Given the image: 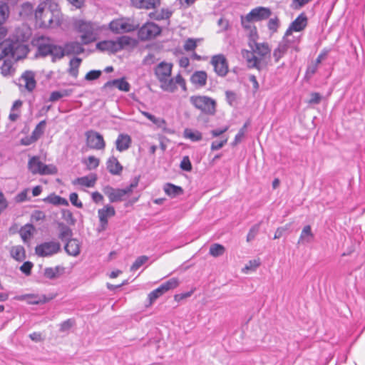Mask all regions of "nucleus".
<instances>
[{
    "label": "nucleus",
    "instance_id": "obj_1",
    "mask_svg": "<svg viewBox=\"0 0 365 365\" xmlns=\"http://www.w3.org/2000/svg\"><path fill=\"white\" fill-rule=\"evenodd\" d=\"M83 51L81 43L78 42H69L65 45L64 48L51 43L39 44L38 52L42 56H51L52 61L60 60L65 55L80 54Z\"/></svg>",
    "mask_w": 365,
    "mask_h": 365
},
{
    "label": "nucleus",
    "instance_id": "obj_2",
    "mask_svg": "<svg viewBox=\"0 0 365 365\" xmlns=\"http://www.w3.org/2000/svg\"><path fill=\"white\" fill-rule=\"evenodd\" d=\"M54 1H41L35 11V17L40 21L41 26L43 27H53L59 23L58 11H53L51 9Z\"/></svg>",
    "mask_w": 365,
    "mask_h": 365
},
{
    "label": "nucleus",
    "instance_id": "obj_3",
    "mask_svg": "<svg viewBox=\"0 0 365 365\" xmlns=\"http://www.w3.org/2000/svg\"><path fill=\"white\" fill-rule=\"evenodd\" d=\"M73 26L76 31L81 34V40L86 45L95 41L100 31V27L97 24L81 19L76 20Z\"/></svg>",
    "mask_w": 365,
    "mask_h": 365
},
{
    "label": "nucleus",
    "instance_id": "obj_4",
    "mask_svg": "<svg viewBox=\"0 0 365 365\" xmlns=\"http://www.w3.org/2000/svg\"><path fill=\"white\" fill-rule=\"evenodd\" d=\"M173 64L165 61L160 62L155 68V74L160 83L162 90L173 93L177 89L174 80L170 78Z\"/></svg>",
    "mask_w": 365,
    "mask_h": 365
},
{
    "label": "nucleus",
    "instance_id": "obj_5",
    "mask_svg": "<svg viewBox=\"0 0 365 365\" xmlns=\"http://www.w3.org/2000/svg\"><path fill=\"white\" fill-rule=\"evenodd\" d=\"M132 38L127 36L118 37L116 40H106L98 42L96 48L102 51H108L116 53L125 46H130L132 43Z\"/></svg>",
    "mask_w": 365,
    "mask_h": 365
},
{
    "label": "nucleus",
    "instance_id": "obj_6",
    "mask_svg": "<svg viewBox=\"0 0 365 365\" xmlns=\"http://www.w3.org/2000/svg\"><path fill=\"white\" fill-rule=\"evenodd\" d=\"M258 34L255 27L250 28L247 34V43L251 50L261 58L266 56L270 53V48L267 43H259L257 41Z\"/></svg>",
    "mask_w": 365,
    "mask_h": 365
},
{
    "label": "nucleus",
    "instance_id": "obj_7",
    "mask_svg": "<svg viewBox=\"0 0 365 365\" xmlns=\"http://www.w3.org/2000/svg\"><path fill=\"white\" fill-rule=\"evenodd\" d=\"M28 168L32 174H38L41 175H53L58 171L55 165L52 164L46 165L43 163L38 156H33L29 159Z\"/></svg>",
    "mask_w": 365,
    "mask_h": 365
},
{
    "label": "nucleus",
    "instance_id": "obj_8",
    "mask_svg": "<svg viewBox=\"0 0 365 365\" xmlns=\"http://www.w3.org/2000/svg\"><path fill=\"white\" fill-rule=\"evenodd\" d=\"M191 103L202 113L213 115L215 113L216 102L214 99L205 96H193L190 97Z\"/></svg>",
    "mask_w": 365,
    "mask_h": 365
},
{
    "label": "nucleus",
    "instance_id": "obj_9",
    "mask_svg": "<svg viewBox=\"0 0 365 365\" xmlns=\"http://www.w3.org/2000/svg\"><path fill=\"white\" fill-rule=\"evenodd\" d=\"M61 244L57 241L43 242L35 247V253L41 257H49L58 253Z\"/></svg>",
    "mask_w": 365,
    "mask_h": 365
},
{
    "label": "nucleus",
    "instance_id": "obj_10",
    "mask_svg": "<svg viewBox=\"0 0 365 365\" xmlns=\"http://www.w3.org/2000/svg\"><path fill=\"white\" fill-rule=\"evenodd\" d=\"M271 14V11L269 9L264 7H257L252 9L249 14L245 17L242 18V25L250 30L252 28L250 26L247 25L246 23H250L253 21H259L268 18Z\"/></svg>",
    "mask_w": 365,
    "mask_h": 365
},
{
    "label": "nucleus",
    "instance_id": "obj_11",
    "mask_svg": "<svg viewBox=\"0 0 365 365\" xmlns=\"http://www.w3.org/2000/svg\"><path fill=\"white\" fill-rule=\"evenodd\" d=\"M137 26L132 24L127 19H114L109 24V29L115 34H123L133 31L136 29Z\"/></svg>",
    "mask_w": 365,
    "mask_h": 365
},
{
    "label": "nucleus",
    "instance_id": "obj_12",
    "mask_svg": "<svg viewBox=\"0 0 365 365\" xmlns=\"http://www.w3.org/2000/svg\"><path fill=\"white\" fill-rule=\"evenodd\" d=\"M179 284L178 279L177 278H171L165 282L163 283L159 287L152 291L149 295L148 298L150 299V303H153L155 301L158 297L162 296L166 292L173 289L176 288Z\"/></svg>",
    "mask_w": 365,
    "mask_h": 365
},
{
    "label": "nucleus",
    "instance_id": "obj_13",
    "mask_svg": "<svg viewBox=\"0 0 365 365\" xmlns=\"http://www.w3.org/2000/svg\"><path fill=\"white\" fill-rule=\"evenodd\" d=\"M161 29L154 23H146L138 31V37L142 41L151 39L159 35Z\"/></svg>",
    "mask_w": 365,
    "mask_h": 365
},
{
    "label": "nucleus",
    "instance_id": "obj_14",
    "mask_svg": "<svg viewBox=\"0 0 365 365\" xmlns=\"http://www.w3.org/2000/svg\"><path fill=\"white\" fill-rule=\"evenodd\" d=\"M87 145L94 150H103L106 143L103 137L99 133L94 130H88L86 133Z\"/></svg>",
    "mask_w": 365,
    "mask_h": 365
},
{
    "label": "nucleus",
    "instance_id": "obj_15",
    "mask_svg": "<svg viewBox=\"0 0 365 365\" xmlns=\"http://www.w3.org/2000/svg\"><path fill=\"white\" fill-rule=\"evenodd\" d=\"M211 64L214 67L215 72L219 76H225L228 73V64L225 56L223 54L215 55L212 57Z\"/></svg>",
    "mask_w": 365,
    "mask_h": 365
},
{
    "label": "nucleus",
    "instance_id": "obj_16",
    "mask_svg": "<svg viewBox=\"0 0 365 365\" xmlns=\"http://www.w3.org/2000/svg\"><path fill=\"white\" fill-rule=\"evenodd\" d=\"M115 215L114 207L110 205H105L103 208L99 209L98 215L99 217V231H103L107 228L108 218Z\"/></svg>",
    "mask_w": 365,
    "mask_h": 365
},
{
    "label": "nucleus",
    "instance_id": "obj_17",
    "mask_svg": "<svg viewBox=\"0 0 365 365\" xmlns=\"http://www.w3.org/2000/svg\"><path fill=\"white\" fill-rule=\"evenodd\" d=\"M103 191L110 202H121L125 200V196L128 195L125 188H114L110 185L104 187Z\"/></svg>",
    "mask_w": 365,
    "mask_h": 365
},
{
    "label": "nucleus",
    "instance_id": "obj_18",
    "mask_svg": "<svg viewBox=\"0 0 365 365\" xmlns=\"http://www.w3.org/2000/svg\"><path fill=\"white\" fill-rule=\"evenodd\" d=\"M308 19L304 13H301L289 26L288 32H300L305 29Z\"/></svg>",
    "mask_w": 365,
    "mask_h": 365
},
{
    "label": "nucleus",
    "instance_id": "obj_19",
    "mask_svg": "<svg viewBox=\"0 0 365 365\" xmlns=\"http://www.w3.org/2000/svg\"><path fill=\"white\" fill-rule=\"evenodd\" d=\"M18 46L16 43L9 41L0 43V61L4 57L14 58Z\"/></svg>",
    "mask_w": 365,
    "mask_h": 365
},
{
    "label": "nucleus",
    "instance_id": "obj_20",
    "mask_svg": "<svg viewBox=\"0 0 365 365\" xmlns=\"http://www.w3.org/2000/svg\"><path fill=\"white\" fill-rule=\"evenodd\" d=\"M242 54L249 68L260 69L261 58L257 57L256 53L252 50H242Z\"/></svg>",
    "mask_w": 365,
    "mask_h": 365
},
{
    "label": "nucleus",
    "instance_id": "obj_21",
    "mask_svg": "<svg viewBox=\"0 0 365 365\" xmlns=\"http://www.w3.org/2000/svg\"><path fill=\"white\" fill-rule=\"evenodd\" d=\"M281 41L284 43L288 48H292L295 51H299L298 46L301 41V35L294 36L293 35V32H288V30H287Z\"/></svg>",
    "mask_w": 365,
    "mask_h": 365
},
{
    "label": "nucleus",
    "instance_id": "obj_22",
    "mask_svg": "<svg viewBox=\"0 0 365 365\" xmlns=\"http://www.w3.org/2000/svg\"><path fill=\"white\" fill-rule=\"evenodd\" d=\"M132 140L129 135L119 134L115 140V147L118 151L124 152L129 149L131 145Z\"/></svg>",
    "mask_w": 365,
    "mask_h": 365
},
{
    "label": "nucleus",
    "instance_id": "obj_23",
    "mask_svg": "<svg viewBox=\"0 0 365 365\" xmlns=\"http://www.w3.org/2000/svg\"><path fill=\"white\" fill-rule=\"evenodd\" d=\"M20 81L24 83L29 91H32L36 85L34 73L30 71H25L21 76Z\"/></svg>",
    "mask_w": 365,
    "mask_h": 365
},
{
    "label": "nucleus",
    "instance_id": "obj_24",
    "mask_svg": "<svg viewBox=\"0 0 365 365\" xmlns=\"http://www.w3.org/2000/svg\"><path fill=\"white\" fill-rule=\"evenodd\" d=\"M207 76L205 71H197L192 73L190 77L191 83L196 87H203L207 83Z\"/></svg>",
    "mask_w": 365,
    "mask_h": 365
},
{
    "label": "nucleus",
    "instance_id": "obj_25",
    "mask_svg": "<svg viewBox=\"0 0 365 365\" xmlns=\"http://www.w3.org/2000/svg\"><path fill=\"white\" fill-rule=\"evenodd\" d=\"M97 180L96 174H90L89 175L78 178L73 181V185H80L86 187H93Z\"/></svg>",
    "mask_w": 365,
    "mask_h": 365
},
{
    "label": "nucleus",
    "instance_id": "obj_26",
    "mask_svg": "<svg viewBox=\"0 0 365 365\" xmlns=\"http://www.w3.org/2000/svg\"><path fill=\"white\" fill-rule=\"evenodd\" d=\"M106 166L108 172L112 175H118L123 170V166L114 156H111L108 159Z\"/></svg>",
    "mask_w": 365,
    "mask_h": 365
},
{
    "label": "nucleus",
    "instance_id": "obj_27",
    "mask_svg": "<svg viewBox=\"0 0 365 365\" xmlns=\"http://www.w3.org/2000/svg\"><path fill=\"white\" fill-rule=\"evenodd\" d=\"M105 87H116L120 91L125 92H128L130 88V84L124 78L109 81L105 84Z\"/></svg>",
    "mask_w": 365,
    "mask_h": 365
},
{
    "label": "nucleus",
    "instance_id": "obj_28",
    "mask_svg": "<svg viewBox=\"0 0 365 365\" xmlns=\"http://www.w3.org/2000/svg\"><path fill=\"white\" fill-rule=\"evenodd\" d=\"M66 252L71 256L76 257L80 254V243L76 239H70L65 245Z\"/></svg>",
    "mask_w": 365,
    "mask_h": 365
},
{
    "label": "nucleus",
    "instance_id": "obj_29",
    "mask_svg": "<svg viewBox=\"0 0 365 365\" xmlns=\"http://www.w3.org/2000/svg\"><path fill=\"white\" fill-rule=\"evenodd\" d=\"M35 231V227L32 224L28 223L21 227L19 230V235L22 241L24 243H28L33 236Z\"/></svg>",
    "mask_w": 365,
    "mask_h": 365
},
{
    "label": "nucleus",
    "instance_id": "obj_30",
    "mask_svg": "<svg viewBox=\"0 0 365 365\" xmlns=\"http://www.w3.org/2000/svg\"><path fill=\"white\" fill-rule=\"evenodd\" d=\"M65 268L62 266L47 267L44 269V276L50 279L58 278L63 274Z\"/></svg>",
    "mask_w": 365,
    "mask_h": 365
},
{
    "label": "nucleus",
    "instance_id": "obj_31",
    "mask_svg": "<svg viewBox=\"0 0 365 365\" xmlns=\"http://www.w3.org/2000/svg\"><path fill=\"white\" fill-rule=\"evenodd\" d=\"M314 237V236L312 232V228H311L310 225H306L302 229L298 243L299 244L310 243L313 241Z\"/></svg>",
    "mask_w": 365,
    "mask_h": 365
},
{
    "label": "nucleus",
    "instance_id": "obj_32",
    "mask_svg": "<svg viewBox=\"0 0 365 365\" xmlns=\"http://www.w3.org/2000/svg\"><path fill=\"white\" fill-rule=\"evenodd\" d=\"M10 254L12 258L16 261L21 262L26 257L25 249L21 245H16L11 247Z\"/></svg>",
    "mask_w": 365,
    "mask_h": 365
},
{
    "label": "nucleus",
    "instance_id": "obj_33",
    "mask_svg": "<svg viewBox=\"0 0 365 365\" xmlns=\"http://www.w3.org/2000/svg\"><path fill=\"white\" fill-rule=\"evenodd\" d=\"M164 191L170 197H175L183 192V190L181 187L171 183H167L165 185Z\"/></svg>",
    "mask_w": 365,
    "mask_h": 365
},
{
    "label": "nucleus",
    "instance_id": "obj_34",
    "mask_svg": "<svg viewBox=\"0 0 365 365\" xmlns=\"http://www.w3.org/2000/svg\"><path fill=\"white\" fill-rule=\"evenodd\" d=\"M81 63L80 58L75 57L70 61L69 68L68 70V74L76 78L78 76V68Z\"/></svg>",
    "mask_w": 365,
    "mask_h": 365
},
{
    "label": "nucleus",
    "instance_id": "obj_35",
    "mask_svg": "<svg viewBox=\"0 0 365 365\" xmlns=\"http://www.w3.org/2000/svg\"><path fill=\"white\" fill-rule=\"evenodd\" d=\"M171 14L172 12L168 9H162L160 11L155 10L153 12H150L148 15L150 19L159 21L169 19Z\"/></svg>",
    "mask_w": 365,
    "mask_h": 365
},
{
    "label": "nucleus",
    "instance_id": "obj_36",
    "mask_svg": "<svg viewBox=\"0 0 365 365\" xmlns=\"http://www.w3.org/2000/svg\"><path fill=\"white\" fill-rule=\"evenodd\" d=\"M23 297L27 299V302L30 304H43L48 300L45 295L27 294Z\"/></svg>",
    "mask_w": 365,
    "mask_h": 365
},
{
    "label": "nucleus",
    "instance_id": "obj_37",
    "mask_svg": "<svg viewBox=\"0 0 365 365\" xmlns=\"http://www.w3.org/2000/svg\"><path fill=\"white\" fill-rule=\"evenodd\" d=\"M183 136L185 138L190 139L192 142H197L202 140V133L198 130H192L190 128L184 130Z\"/></svg>",
    "mask_w": 365,
    "mask_h": 365
},
{
    "label": "nucleus",
    "instance_id": "obj_38",
    "mask_svg": "<svg viewBox=\"0 0 365 365\" xmlns=\"http://www.w3.org/2000/svg\"><path fill=\"white\" fill-rule=\"evenodd\" d=\"M46 122L45 120L40 121L31 133L33 140H38L43 134L46 129Z\"/></svg>",
    "mask_w": 365,
    "mask_h": 365
},
{
    "label": "nucleus",
    "instance_id": "obj_39",
    "mask_svg": "<svg viewBox=\"0 0 365 365\" xmlns=\"http://www.w3.org/2000/svg\"><path fill=\"white\" fill-rule=\"evenodd\" d=\"M287 50L288 48L286 46V45L282 41H280L279 43L278 44V46L274 50L273 52V57L274 58L275 62H278L286 53Z\"/></svg>",
    "mask_w": 365,
    "mask_h": 365
},
{
    "label": "nucleus",
    "instance_id": "obj_40",
    "mask_svg": "<svg viewBox=\"0 0 365 365\" xmlns=\"http://www.w3.org/2000/svg\"><path fill=\"white\" fill-rule=\"evenodd\" d=\"M160 1H132L133 6L138 8L155 9L160 5Z\"/></svg>",
    "mask_w": 365,
    "mask_h": 365
},
{
    "label": "nucleus",
    "instance_id": "obj_41",
    "mask_svg": "<svg viewBox=\"0 0 365 365\" xmlns=\"http://www.w3.org/2000/svg\"><path fill=\"white\" fill-rule=\"evenodd\" d=\"M60 232L58 237L62 241L68 240L72 236V230L71 229L65 225H60Z\"/></svg>",
    "mask_w": 365,
    "mask_h": 365
},
{
    "label": "nucleus",
    "instance_id": "obj_42",
    "mask_svg": "<svg viewBox=\"0 0 365 365\" xmlns=\"http://www.w3.org/2000/svg\"><path fill=\"white\" fill-rule=\"evenodd\" d=\"M88 170H93L98 167L100 160L95 156H88L86 159L83 161Z\"/></svg>",
    "mask_w": 365,
    "mask_h": 365
},
{
    "label": "nucleus",
    "instance_id": "obj_43",
    "mask_svg": "<svg viewBox=\"0 0 365 365\" xmlns=\"http://www.w3.org/2000/svg\"><path fill=\"white\" fill-rule=\"evenodd\" d=\"M209 252L213 257H219L224 254L225 247L222 245L215 243L210 246Z\"/></svg>",
    "mask_w": 365,
    "mask_h": 365
},
{
    "label": "nucleus",
    "instance_id": "obj_44",
    "mask_svg": "<svg viewBox=\"0 0 365 365\" xmlns=\"http://www.w3.org/2000/svg\"><path fill=\"white\" fill-rule=\"evenodd\" d=\"M148 260V257L147 256L143 255L138 257L130 267V271L134 272L138 270Z\"/></svg>",
    "mask_w": 365,
    "mask_h": 365
},
{
    "label": "nucleus",
    "instance_id": "obj_45",
    "mask_svg": "<svg viewBox=\"0 0 365 365\" xmlns=\"http://www.w3.org/2000/svg\"><path fill=\"white\" fill-rule=\"evenodd\" d=\"M46 218L45 213L39 210H34L31 215V221L32 222H38L44 220Z\"/></svg>",
    "mask_w": 365,
    "mask_h": 365
},
{
    "label": "nucleus",
    "instance_id": "obj_46",
    "mask_svg": "<svg viewBox=\"0 0 365 365\" xmlns=\"http://www.w3.org/2000/svg\"><path fill=\"white\" fill-rule=\"evenodd\" d=\"M32 11L33 5L29 1H26L22 4L19 14L21 16H26L31 14Z\"/></svg>",
    "mask_w": 365,
    "mask_h": 365
},
{
    "label": "nucleus",
    "instance_id": "obj_47",
    "mask_svg": "<svg viewBox=\"0 0 365 365\" xmlns=\"http://www.w3.org/2000/svg\"><path fill=\"white\" fill-rule=\"evenodd\" d=\"M12 71V65L11 61L4 60L1 66V72L3 76H6L11 73Z\"/></svg>",
    "mask_w": 365,
    "mask_h": 365
},
{
    "label": "nucleus",
    "instance_id": "obj_48",
    "mask_svg": "<svg viewBox=\"0 0 365 365\" xmlns=\"http://www.w3.org/2000/svg\"><path fill=\"white\" fill-rule=\"evenodd\" d=\"M249 125V123L247 122L244 124V125L240 129L239 132L237 133V134L235 135V140H234V142H233V144L234 145H237L239 143L241 142L242 139L244 138L245 136V134L246 133V130H247V128Z\"/></svg>",
    "mask_w": 365,
    "mask_h": 365
},
{
    "label": "nucleus",
    "instance_id": "obj_49",
    "mask_svg": "<svg viewBox=\"0 0 365 365\" xmlns=\"http://www.w3.org/2000/svg\"><path fill=\"white\" fill-rule=\"evenodd\" d=\"M66 96H68V93L66 91H53L50 95L49 101L51 102H54Z\"/></svg>",
    "mask_w": 365,
    "mask_h": 365
},
{
    "label": "nucleus",
    "instance_id": "obj_50",
    "mask_svg": "<svg viewBox=\"0 0 365 365\" xmlns=\"http://www.w3.org/2000/svg\"><path fill=\"white\" fill-rule=\"evenodd\" d=\"M69 200L73 205L78 208L83 207V203L78 200V195L76 192H72L69 195Z\"/></svg>",
    "mask_w": 365,
    "mask_h": 365
},
{
    "label": "nucleus",
    "instance_id": "obj_51",
    "mask_svg": "<svg viewBox=\"0 0 365 365\" xmlns=\"http://www.w3.org/2000/svg\"><path fill=\"white\" fill-rule=\"evenodd\" d=\"M101 75V71L99 70H92L88 72L85 76L86 81H93L98 79Z\"/></svg>",
    "mask_w": 365,
    "mask_h": 365
},
{
    "label": "nucleus",
    "instance_id": "obj_52",
    "mask_svg": "<svg viewBox=\"0 0 365 365\" xmlns=\"http://www.w3.org/2000/svg\"><path fill=\"white\" fill-rule=\"evenodd\" d=\"M279 26V21L277 17L270 19L268 21V24H267L268 29L273 33L276 32L277 31Z\"/></svg>",
    "mask_w": 365,
    "mask_h": 365
},
{
    "label": "nucleus",
    "instance_id": "obj_53",
    "mask_svg": "<svg viewBox=\"0 0 365 365\" xmlns=\"http://www.w3.org/2000/svg\"><path fill=\"white\" fill-rule=\"evenodd\" d=\"M259 230V225H255L251 227L250 230L247 236V241L250 242L255 239L256 235H257Z\"/></svg>",
    "mask_w": 365,
    "mask_h": 365
},
{
    "label": "nucleus",
    "instance_id": "obj_54",
    "mask_svg": "<svg viewBox=\"0 0 365 365\" xmlns=\"http://www.w3.org/2000/svg\"><path fill=\"white\" fill-rule=\"evenodd\" d=\"M259 264H260V263L258 260H256V259L250 260L245 265V267L243 269V271L245 272H247L249 270H255L259 266Z\"/></svg>",
    "mask_w": 365,
    "mask_h": 365
},
{
    "label": "nucleus",
    "instance_id": "obj_55",
    "mask_svg": "<svg viewBox=\"0 0 365 365\" xmlns=\"http://www.w3.org/2000/svg\"><path fill=\"white\" fill-rule=\"evenodd\" d=\"M174 80L175 86L177 87V84L179 85L183 91H186V83L185 79L180 74L177 75L175 78H172Z\"/></svg>",
    "mask_w": 365,
    "mask_h": 365
},
{
    "label": "nucleus",
    "instance_id": "obj_56",
    "mask_svg": "<svg viewBox=\"0 0 365 365\" xmlns=\"http://www.w3.org/2000/svg\"><path fill=\"white\" fill-rule=\"evenodd\" d=\"M184 49L187 51H193L197 47V43L195 40L192 38H188L185 44H184Z\"/></svg>",
    "mask_w": 365,
    "mask_h": 365
},
{
    "label": "nucleus",
    "instance_id": "obj_57",
    "mask_svg": "<svg viewBox=\"0 0 365 365\" xmlns=\"http://www.w3.org/2000/svg\"><path fill=\"white\" fill-rule=\"evenodd\" d=\"M73 325V321L71 319L63 322L60 324V331L65 332L68 331Z\"/></svg>",
    "mask_w": 365,
    "mask_h": 365
},
{
    "label": "nucleus",
    "instance_id": "obj_58",
    "mask_svg": "<svg viewBox=\"0 0 365 365\" xmlns=\"http://www.w3.org/2000/svg\"><path fill=\"white\" fill-rule=\"evenodd\" d=\"M180 168L185 171H190L192 170V165L188 157H184L180 163Z\"/></svg>",
    "mask_w": 365,
    "mask_h": 365
},
{
    "label": "nucleus",
    "instance_id": "obj_59",
    "mask_svg": "<svg viewBox=\"0 0 365 365\" xmlns=\"http://www.w3.org/2000/svg\"><path fill=\"white\" fill-rule=\"evenodd\" d=\"M227 142V138H225L220 141H213L211 144V150H217L222 148Z\"/></svg>",
    "mask_w": 365,
    "mask_h": 365
},
{
    "label": "nucleus",
    "instance_id": "obj_60",
    "mask_svg": "<svg viewBox=\"0 0 365 365\" xmlns=\"http://www.w3.org/2000/svg\"><path fill=\"white\" fill-rule=\"evenodd\" d=\"M33 264L31 262H25L20 267V270L26 275L31 274Z\"/></svg>",
    "mask_w": 365,
    "mask_h": 365
},
{
    "label": "nucleus",
    "instance_id": "obj_61",
    "mask_svg": "<svg viewBox=\"0 0 365 365\" xmlns=\"http://www.w3.org/2000/svg\"><path fill=\"white\" fill-rule=\"evenodd\" d=\"M318 66L319 65L317 64L315 62L309 65L306 71V76L309 78L313 76L317 72L318 69Z\"/></svg>",
    "mask_w": 365,
    "mask_h": 365
},
{
    "label": "nucleus",
    "instance_id": "obj_62",
    "mask_svg": "<svg viewBox=\"0 0 365 365\" xmlns=\"http://www.w3.org/2000/svg\"><path fill=\"white\" fill-rule=\"evenodd\" d=\"M139 180H140V177H135L133 181L130 182V184L126 187L125 188V190H126L128 195V194H130L131 192H133V190L134 188H135L138 185V183H139Z\"/></svg>",
    "mask_w": 365,
    "mask_h": 365
},
{
    "label": "nucleus",
    "instance_id": "obj_63",
    "mask_svg": "<svg viewBox=\"0 0 365 365\" xmlns=\"http://www.w3.org/2000/svg\"><path fill=\"white\" fill-rule=\"evenodd\" d=\"M139 180H140V177H135L133 181L130 182V184L126 187L125 188V190H126L128 195V194H130L131 192H133V190L134 188H135L138 185V183H139Z\"/></svg>",
    "mask_w": 365,
    "mask_h": 365
},
{
    "label": "nucleus",
    "instance_id": "obj_64",
    "mask_svg": "<svg viewBox=\"0 0 365 365\" xmlns=\"http://www.w3.org/2000/svg\"><path fill=\"white\" fill-rule=\"evenodd\" d=\"M28 189H25L19 192L16 197L15 200L17 202H22L27 200Z\"/></svg>",
    "mask_w": 365,
    "mask_h": 365
}]
</instances>
